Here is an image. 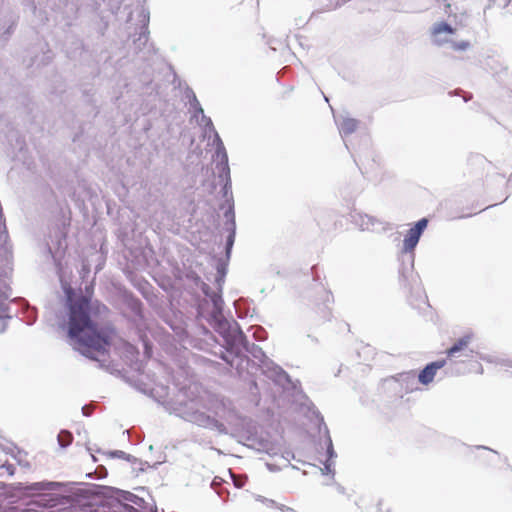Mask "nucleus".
I'll return each instance as SVG.
<instances>
[{"instance_id": "nucleus-8", "label": "nucleus", "mask_w": 512, "mask_h": 512, "mask_svg": "<svg viewBox=\"0 0 512 512\" xmlns=\"http://www.w3.org/2000/svg\"><path fill=\"white\" fill-rule=\"evenodd\" d=\"M209 299L213 306L210 314L211 321L215 325L217 331L224 337L228 331L233 329V322H228L223 316L224 300L222 293L216 291L214 294H211Z\"/></svg>"}, {"instance_id": "nucleus-33", "label": "nucleus", "mask_w": 512, "mask_h": 512, "mask_svg": "<svg viewBox=\"0 0 512 512\" xmlns=\"http://www.w3.org/2000/svg\"><path fill=\"white\" fill-rule=\"evenodd\" d=\"M256 449L258 451H263V452H266L268 454L272 453V447H271V444L268 441H260L259 442V447L256 448Z\"/></svg>"}, {"instance_id": "nucleus-49", "label": "nucleus", "mask_w": 512, "mask_h": 512, "mask_svg": "<svg viewBox=\"0 0 512 512\" xmlns=\"http://www.w3.org/2000/svg\"><path fill=\"white\" fill-rule=\"evenodd\" d=\"M470 99H471V95H470V96H468V97H464V101H465V102H468Z\"/></svg>"}, {"instance_id": "nucleus-20", "label": "nucleus", "mask_w": 512, "mask_h": 512, "mask_svg": "<svg viewBox=\"0 0 512 512\" xmlns=\"http://www.w3.org/2000/svg\"><path fill=\"white\" fill-rule=\"evenodd\" d=\"M214 139L213 144L215 145V157H216V165H224V163L228 164V155L223 144L222 139L220 138L218 132L215 130L212 132Z\"/></svg>"}, {"instance_id": "nucleus-32", "label": "nucleus", "mask_w": 512, "mask_h": 512, "mask_svg": "<svg viewBox=\"0 0 512 512\" xmlns=\"http://www.w3.org/2000/svg\"><path fill=\"white\" fill-rule=\"evenodd\" d=\"M253 336L257 341H263L266 339V332L263 328L257 327L255 328Z\"/></svg>"}, {"instance_id": "nucleus-14", "label": "nucleus", "mask_w": 512, "mask_h": 512, "mask_svg": "<svg viewBox=\"0 0 512 512\" xmlns=\"http://www.w3.org/2000/svg\"><path fill=\"white\" fill-rule=\"evenodd\" d=\"M445 364H446V360H444V359L437 360V361L427 364L418 374V382L423 385L430 384L433 381V379L436 375V372L439 369H441L442 367H444Z\"/></svg>"}, {"instance_id": "nucleus-25", "label": "nucleus", "mask_w": 512, "mask_h": 512, "mask_svg": "<svg viewBox=\"0 0 512 512\" xmlns=\"http://www.w3.org/2000/svg\"><path fill=\"white\" fill-rule=\"evenodd\" d=\"M72 434L67 430H61L57 436L58 444L61 448H66L72 442Z\"/></svg>"}, {"instance_id": "nucleus-6", "label": "nucleus", "mask_w": 512, "mask_h": 512, "mask_svg": "<svg viewBox=\"0 0 512 512\" xmlns=\"http://www.w3.org/2000/svg\"><path fill=\"white\" fill-rule=\"evenodd\" d=\"M414 253L400 254L399 283L402 287L420 292L419 276L414 272Z\"/></svg>"}, {"instance_id": "nucleus-28", "label": "nucleus", "mask_w": 512, "mask_h": 512, "mask_svg": "<svg viewBox=\"0 0 512 512\" xmlns=\"http://www.w3.org/2000/svg\"><path fill=\"white\" fill-rule=\"evenodd\" d=\"M15 467L13 464L4 463L0 465V477L13 476Z\"/></svg>"}, {"instance_id": "nucleus-11", "label": "nucleus", "mask_w": 512, "mask_h": 512, "mask_svg": "<svg viewBox=\"0 0 512 512\" xmlns=\"http://www.w3.org/2000/svg\"><path fill=\"white\" fill-rule=\"evenodd\" d=\"M428 225V220L422 218L418 220L412 228H410L403 240V248L401 253H414L419 239Z\"/></svg>"}, {"instance_id": "nucleus-27", "label": "nucleus", "mask_w": 512, "mask_h": 512, "mask_svg": "<svg viewBox=\"0 0 512 512\" xmlns=\"http://www.w3.org/2000/svg\"><path fill=\"white\" fill-rule=\"evenodd\" d=\"M144 31H142L138 37V39L134 42V44L136 45V48L138 50H141V45L145 46L147 44V41H148V36H147V26L145 25L143 27Z\"/></svg>"}, {"instance_id": "nucleus-17", "label": "nucleus", "mask_w": 512, "mask_h": 512, "mask_svg": "<svg viewBox=\"0 0 512 512\" xmlns=\"http://www.w3.org/2000/svg\"><path fill=\"white\" fill-rule=\"evenodd\" d=\"M473 338L474 334L471 332L464 334L461 338L456 340L449 349H447V356L454 357L458 352H464V356L470 357V354L473 351L469 350V353H467V347L472 342Z\"/></svg>"}, {"instance_id": "nucleus-26", "label": "nucleus", "mask_w": 512, "mask_h": 512, "mask_svg": "<svg viewBox=\"0 0 512 512\" xmlns=\"http://www.w3.org/2000/svg\"><path fill=\"white\" fill-rule=\"evenodd\" d=\"M224 482H216V481H213V482H210V488L220 497L222 498L223 500H226V497L224 496V492L227 494V496L229 495V492L226 491V489L223 488L222 484Z\"/></svg>"}, {"instance_id": "nucleus-44", "label": "nucleus", "mask_w": 512, "mask_h": 512, "mask_svg": "<svg viewBox=\"0 0 512 512\" xmlns=\"http://www.w3.org/2000/svg\"><path fill=\"white\" fill-rule=\"evenodd\" d=\"M232 483H233V485H234V487H235V488L240 489V488H242V487H243V484H244L245 482H238V481H235V482H232Z\"/></svg>"}, {"instance_id": "nucleus-10", "label": "nucleus", "mask_w": 512, "mask_h": 512, "mask_svg": "<svg viewBox=\"0 0 512 512\" xmlns=\"http://www.w3.org/2000/svg\"><path fill=\"white\" fill-rule=\"evenodd\" d=\"M352 218L354 224L357 225L362 231H372L379 233L390 229L387 222H384L368 214L356 213L352 216Z\"/></svg>"}, {"instance_id": "nucleus-47", "label": "nucleus", "mask_w": 512, "mask_h": 512, "mask_svg": "<svg viewBox=\"0 0 512 512\" xmlns=\"http://www.w3.org/2000/svg\"><path fill=\"white\" fill-rule=\"evenodd\" d=\"M308 338L311 339L313 342H317V339L315 337H312L311 335H308Z\"/></svg>"}, {"instance_id": "nucleus-45", "label": "nucleus", "mask_w": 512, "mask_h": 512, "mask_svg": "<svg viewBox=\"0 0 512 512\" xmlns=\"http://www.w3.org/2000/svg\"><path fill=\"white\" fill-rule=\"evenodd\" d=\"M477 448H479V449H486V450H489V451H491V452H493V453H495V454H498V452H497V451H495V450H493V449H491V448H489V447L483 446V445H480V446H478Z\"/></svg>"}, {"instance_id": "nucleus-38", "label": "nucleus", "mask_w": 512, "mask_h": 512, "mask_svg": "<svg viewBox=\"0 0 512 512\" xmlns=\"http://www.w3.org/2000/svg\"><path fill=\"white\" fill-rule=\"evenodd\" d=\"M110 456L116 457V458L127 459V460H129V457H130V455L126 454L124 451H121V450H115V451L110 452Z\"/></svg>"}, {"instance_id": "nucleus-9", "label": "nucleus", "mask_w": 512, "mask_h": 512, "mask_svg": "<svg viewBox=\"0 0 512 512\" xmlns=\"http://www.w3.org/2000/svg\"><path fill=\"white\" fill-rule=\"evenodd\" d=\"M228 207L224 212V229L228 232L225 244V255L227 260L230 259L232 248L236 237V220L234 211V200L230 197L228 199Z\"/></svg>"}, {"instance_id": "nucleus-24", "label": "nucleus", "mask_w": 512, "mask_h": 512, "mask_svg": "<svg viewBox=\"0 0 512 512\" xmlns=\"http://www.w3.org/2000/svg\"><path fill=\"white\" fill-rule=\"evenodd\" d=\"M200 121L199 125L203 126L204 134L207 135L208 133H212L215 131V127L213 125V122L210 117L206 116L203 113L199 114Z\"/></svg>"}, {"instance_id": "nucleus-51", "label": "nucleus", "mask_w": 512, "mask_h": 512, "mask_svg": "<svg viewBox=\"0 0 512 512\" xmlns=\"http://www.w3.org/2000/svg\"><path fill=\"white\" fill-rule=\"evenodd\" d=\"M144 18H147V20L149 19V14H144Z\"/></svg>"}, {"instance_id": "nucleus-50", "label": "nucleus", "mask_w": 512, "mask_h": 512, "mask_svg": "<svg viewBox=\"0 0 512 512\" xmlns=\"http://www.w3.org/2000/svg\"><path fill=\"white\" fill-rule=\"evenodd\" d=\"M267 467L272 470L273 469V465L272 464H267Z\"/></svg>"}, {"instance_id": "nucleus-13", "label": "nucleus", "mask_w": 512, "mask_h": 512, "mask_svg": "<svg viewBox=\"0 0 512 512\" xmlns=\"http://www.w3.org/2000/svg\"><path fill=\"white\" fill-rule=\"evenodd\" d=\"M455 28L446 22L435 23L431 29L432 43L438 47L450 45Z\"/></svg>"}, {"instance_id": "nucleus-19", "label": "nucleus", "mask_w": 512, "mask_h": 512, "mask_svg": "<svg viewBox=\"0 0 512 512\" xmlns=\"http://www.w3.org/2000/svg\"><path fill=\"white\" fill-rule=\"evenodd\" d=\"M324 428H325L324 444L326 446V456H327V459L324 463V469L326 470V475L332 474V476H334V474L332 473L331 467L333 464V459L336 458V453L333 448V443H332V439L329 435L328 428L326 425H324Z\"/></svg>"}, {"instance_id": "nucleus-2", "label": "nucleus", "mask_w": 512, "mask_h": 512, "mask_svg": "<svg viewBox=\"0 0 512 512\" xmlns=\"http://www.w3.org/2000/svg\"><path fill=\"white\" fill-rule=\"evenodd\" d=\"M69 311L68 336L75 350L103 367L108 362V348L116 332L113 328L99 327L98 320L108 313L106 305L92 301L86 295L73 298L67 292Z\"/></svg>"}, {"instance_id": "nucleus-35", "label": "nucleus", "mask_w": 512, "mask_h": 512, "mask_svg": "<svg viewBox=\"0 0 512 512\" xmlns=\"http://www.w3.org/2000/svg\"><path fill=\"white\" fill-rule=\"evenodd\" d=\"M225 277L226 276H221V275H216L215 276V284L217 286V291H219L220 293H222V291H223V285L225 283Z\"/></svg>"}, {"instance_id": "nucleus-52", "label": "nucleus", "mask_w": 512, "mask_h": 512, "mask_svg": "<svg viewBox=\"0 0 512 512\" xmlns=\"http://www.w3.org/2000/svg\"><path fill=\"white\" fill-rule=\"evenodd\" d=\"M287 469L289 470H292L293 468H291L289 465L286 466Z\"/></svg>"}, {"instance_id": "nucleus-42", "label": "nucleus", "mask_w": 512, "mask_h": 512, "mask_svg": "<svg viewBox=\"0 0 512 512\" xmlns=\"http://www.w3.org/2000/svg\"><path fill=\"white\" fill-rule=\"evenodd\" d=\"M375 512H390V511H389V510L384 511V510L382 509V502H381V501H379V502L377 503L376 511H375Z\"/></svg>"}, {"instance_id": "nucleus-46", "label": "nucleus", "mask_w": 512, "mask_h": 512, "mask_svg": "<svg viewBox=\"0 0 512 512\" xmlns=\"http://www.w3.org/2000/svg\"><path fill=\"white\" fill-rule=\"evenodd\" d=\"M253 388H254V389H256V390L258 389L257 382H256L255 380H252V381H251V390H252Z\"/></svg>"}, {"instance_id": "nucleus-7", "label": "nucleus", "mask_w": 512, "mask_h": 512, "mask_svg": "<svg viewBox=\"0 0 512 512\" xmlns=\"http://www.w3.org/2000/svg\"><path fill=\"white\" fill-rule=\"evenodd\" d=\"M242 352L243 351H227L226 354H222L221 358L236 369L240 378L247 379V377L252 376L258 368L256 367V362L251 361L250 358L243 355Z\"/></svg>"}, {"instance_id": "nucleus-31", "label": "nucleus", "mask_w": 512, "mask_h": 512, "mask_svg": "<svg viewBox=\"0 0 512 512\" xmlns=\"http://www.w3.org/2000/svg\"><path fill=\"white\" fill-rule=\"evenodd\" d=\"M24 313L26 314L27 317L26 323L28 325L34 324L37 318L35 310L27 307Z\"/></svg>"}, {"instance_id": "nucleus-36", "label": "nucleus", "mask_w": 512, "mask_h": 512, "mask_svg": "<svg viewBox=\"0 0 512 512\" xmlns=\"http://www.w3.org/2000/svg\"><path fill=\"white\" fill-rule=\"evenodd\" d=\"M95 473L97 474L99 480L106 478L108 475L107 469L102 465L96 468Z\"/></svg>"}, {"instance_id": "nucleus-15", "label": "nucleus", "mask_w": 512, "mask_h": 512, "mask_svg": "<svg viewBox=\"0 0 512 512\" xmlns=\"http://www.w3.org/2000/svg\"><path fill=\"white\" fill-rule=\"evenodd\" d=\"M338 126L339 133L342 137H346L354 133L359 125V121L349 117L348 115L340 114L334 117Z\"/></svg>"}, {"instance_id": "nucleus-34", "label": "nucleus", "mask_w": 512, "mask_h": 512, "mask_svg": "<svg viewBox=\"0 0 512 512\" xmlns=\"http://www.w3.org/2000/svg\"><path fill=\"white\" fill-rule=\"evenodd\" d=\"M217 273L216 275L226 276L227 274V264L223 261H219L216 267Z\"/></svg>"}, {"instance_id": "nucleus-39", "label": "nucleus", "mask_w": 512, "mask_h": 512, "mask_svg": "<svg viewBox=\"0 0 512 512\" xmlns=\"http://www.w3.org/2000/svg\"><path fill=\"white\" fill-rule=\"evenodd\" d=\"M324 302L329 303L333 301V295L330 291L324 290Z\"/></svg>"}, {"instance_id": "nucleus-37", "label": "nucleus", "mask_w": 512, "mask_h": 512, "mask_svg": "<svg viewBox=\"0 0 512 512\" xmlns=\"http://www.w3.org/2000/svg\"><path fill=\"white\" fill-rule=\"evenodd\" d=\"M201 290H202L203 294H204L206 297H208V298H210V297H211V294H214V293L216 292V291H213V290L211 289V287H210L208 284H206L205 282H202V283H201Z\"/></svg>"}, {"instance_id": "nucleus-22", "label": "nucleus", "mask_w": 512, "mask_h": 512, "mask_svg": "<svg viewBox=\"0 0 512 512\" xmlns=\"http://www.w3.org/2000/svg\"><path fill=\"white\" fill-rule=\"evenodd\" d=\"M10 296V287L4 281H0V318L4 317L8 304L7 300Z\"/></svg>"}, {"instance_id": "nucleus-12", "label": "nucleus", "mask_w": 512, "mask_h": 512, "mask_svg": "<svg viewBox=\"0 0 512 512\" xmlns=\"http://www.w3.org/2000/svg\"><path fill=\"white\" fill-rule=\"evenodd\" d=\"M258 370H261L262 374L278 385L285 386L291 381L289 375L271 359L264 360Z\"/></svg>"}, {"instance_id": "nucleus-43", "label": "nucleus", "mask_w": 512, "mask_h": 512, "mask_svg": "<svg viewBox=\"0 0 512 512\" xmlns=\"http://www.w3.org/2000/svg\"><path fill=\"white\" fill-rule=\"evenodd\" d=\"M13 32V25H10L6 31L4 32V35H6L7 37Z\"/></svg>"}, {"instance_id": "nucleus-23", "label": "nucleus", "mask_w": 512, "mask_h": 512, "mask_svg": "<svg viewBox=\"0 0 512 512\" xmlns=\"http://www.w3.org/2000/svg\"><path fill=\"white\" fill-rule=\"evenodd\" d=\"M127 305L136 316H141L142 302L138 298L133 296L127 297Z\"/></svg>"}, {"instance_id": "nucleus-21", "label": "nucleus", "mask_w": 512, "mask_h": 512, "mask_svg": "<svg viewBox=\"0 0 512 512\" xmlns=\"http://www.w3.org/2000/svg\"><path fill=\"white\" fill-rule=\"evenodd\" d=\"M184 94L185 98L188 100L190 110L193 112V117L198 118L199 114L203 113L204 110L199 103L194 91L190 87H187Z\"/></svg>"}, {"instance_id": "nucleus-40", "label": "nucleus", "mask_w": 512, "mask_h": 512, "mask_svg": "<svg viewBox=\"0 0 512 512\" xmlns=\"http://www.w3.org/2000/svg\"><path fill=\"white\" fill-rule=\"evenodd\" d=\"M82 413L84 416H90L91 415V409L88 406L82 407Z\"/></svg>"}, {"instance_id": "nucleus-3", "label": "nucleus", "mask_w": 512, "mask_h": 512, "mask_svg": "<svg viewBox=\"0 0 512 512\" xmlns=\"http://www.w3.org/2000/svg\"><path fill=\"white\" fill-rule=\"evenodd\" d=\"M170 414L219 434L234 435L246 429L248 418L242 416L233 402L225 397L205 399L202 396L179 394L165 402Z\"/></svg>"}, {"instance_id": "nucleus-1", "label": "nucleus", "mask_w": 512, "mask_h": 512, "mask_svg": "<svg viewBox=\"0 0 512 512\" xmlns=\"http://www.w3.org/2000/svg\"><path fill=\"white\" fill-rule=\"evenodd\" d=\"M17 482L16 485L0 482V501L16 503L24 498H35V502L47 506L78 507L86 512H158L144 488L135 492L95 485L88 482Z\"/></svg>"}, {"instance_id": "nucleus-41", "label": "nucleus", "mask_w": 512, "mask_h": 512, "mask_svg": "<svg viewBox=\"0 0 512 512\" xmlns=\"http://www.w3.org/2000/svg\"><path fill=\"white\" fill-rule=\"evenodd\" d=\"M335 487H336V490L338 493H341V494H344V488L342 487V485H340L338 482H335Z\"/></svg>"}, {"instance_id": "nucleus-5", "label": "nucleus", "mask_w": 512, "mask_h": 512, "mask_svg": "<svg viewBox=\"0 0 512 512\" xmlns=\"http://www.w3.org/2000/svg\"><path fill=\"white\" fill-rule=\"evenodd\" d=\"M232 328L233 329L228 331L223 337L226 344V351H245L253 357L252 361L256 362L257 368L263 364L264 360L269 359L260 346L249 343L246 335L236 321H233Z\"/></svg>"}, {"instance_id": "nucleus-4", "label": "nucleus", "mask_w": 512, "mask_h": 512, "mask_svg": "<svg viewBox=\"0 0 512 512\" xmlns=\"http://www.w3.org/2000/svg\"><path fill=\"white\" fill-rule=\"evenodd\" d=\"M170 414L219 434L234 435L246 429L248 418L242 416L233 402L225 397L205 399L202 396L179 394L165 402Z\"/></svg>"}, {"instance_id": "nucleus-16", "label": "nucleus", "mask_w": 512, "mask_h": 512, "mask_svg": "<svg viewBox=\"0 0 512 512\" xmlns=\"http://www.w3.org/2000/svg\"><path fill=\"white\" fill-rule=\"evenodd\" d=\"M216 170L218 173V178L221 180V182H223V188H222L223 197L226 198V202L228 203V199L230 197L233 199L232 181H231V176H230L229 164L224 163V165H216Z\"/></svg>"}, {"instance_id": "nucleus-30", "label": "nucleus", "mask_w": 512, "mask_h": 512, "mask_svg": "<svg viewBox=\"0 0 512 512\" xmlns=\"http://www.w3.org/2000/svg\"><path fill=\"white\" fill-rule=\"evenodd\" d=\"M255 499L259 502H262L264 505H266L267 507H275V508H278V506H280L281 504H277L274 500L272 499H268L266 497H263L261 495H257L255 497Z\"/></svg>"}, {"instance_id": "nucleus-18", "label": "nucleus", "mask_w": 512, "mask_h": 512, "mask_svg": "<svg viewBox=\"0 0 512 512\" xmlns=\"http://www.w3.org/2000/svg\"><path fill=\"white\" fill-rule=\"evenodd\" d=\"M394 379L401 385L406 393L412 392L417 388V377L413 370L399 373Z\"/></svg>"}, {"instance_id": "nucleus-48", "label": "nucleus", "mask_w": 512, "mask_h": 512, "mask_svg": "<svg viewBox=\"0 0 512 512\" xmlns=\"http://www.w3.org/2000/svg\"><path fill=\"white\" fill-rule=\"evenodd\" d=\"M213 480H214V481H217V480H223V478L218 477V476H215V477L213 478Z\"/></svg>"}, {"instance_id": "nucleus-29", "label": "nucleus", "mask_w": 512, "mask_h": 512, "mask_svg": "<svg viewBox=\"0 0 512 512\" xmlns=\"http://www.w3.org/2000/svg\"><path fill=\"white\" fill-rule=\"evenodd\" d=\"M450 47L454 51H466L470 47V43L468 41L454 42L451 40Z\"/></svg>"}]
</instances>
